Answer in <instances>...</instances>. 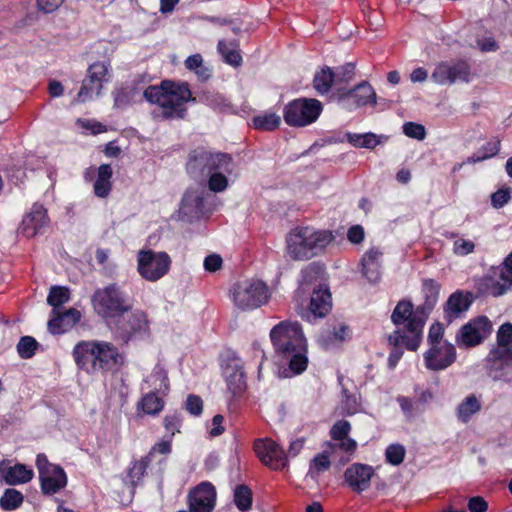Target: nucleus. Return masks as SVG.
<instances>
[{
    "label": "nucleus",
    "instance_id": "obj_1",
    "mask_svg": "<svg viewBox=\"0 0 512 512\" xmlns=\"http://www.w3.org/2000/svg\"><path fill=\"white\" fill-rule=\"evenodd\" d=\"M145 98L151 104H155L153 111L155 118L182 119L186 114V103L194 100L186 83L163 81L159 86H146L144 78L140 77L126 83L118 90L114 97V105L117 108H125L130 104L140 102Z\"/></svg>",
    "mask_w": 512,
    "mask_h": 512
},
{
    "label": "nucleus",
    "instance_id": "obj_2",
    "mask_svg": "<svg viewBox=\"0 0 512 512\" xmlns=\"http://www.w3.org/2000/svg\"><path fill=\"white\" fill-rule=\"evenodd\" d=\"M270 338L276 354L288 361L294 374H300L307 368V343L298 323L280 322L271 329Z\"/></svg>",
    "mask_w": 512,
    "mask_h": 512
},
{
    "label": "nucleus",
    "instance_id": "obj_3",
    "mask_svg": "<svg viewBox=\"0 0 512 512\" xmlns=\"http://www.w3.org/2000/svg\"><path fill=\"white\" fill-rule=\"evenodd\" d=\"M329 231H317L310 227L296 228L286 237V252L293 260H308L332 241Z\"/></svg>",
    "mask_w": 512,
    "mask_h": 512
},
{
    "label": "nucleus",
    "instance_id": "obj_4",
    "mask_svg": "<svg viewBox=\"0 0 512 512\" xmlns=\"http://www.w3.org/2000/svg\"><path fill=\"white\" fill-rule=\"evenodd\" d=\"M94 311L109 324L122 318L132 305L126 295L115 284L98 289L92 296Z\"/></svg>",
    "mask_w": 512,
    "mask_h": 512
},
{
    "label": "nucleus",
    "instance_id": "obj_5",
    "mask_svg": "<svg viewBox=\"0 0 512 512\" xmlns=\"http://www.w3.org/2000/svg\"><path fill=\"white\" fill-rule=\"evenodd\" d=\"M230 297L238 309L247 311L267 303L270 292L263 281L250 279L236 283L230 290Z\"/></svg>",
    "mask_w": 512,
    "mask_h": 512
},
{
    "label": "nucleus",
    "instance_id": "obj_6",
    "mask_svg": "<svg viewBox=\"0 0 512 512\" xmlns=\"http://www.w3.org/2000/svg\"><path fill=\"white\" fill-rule=\"evenodd\" d=\"M433 305L426 303L413 308L412 322L405 326V329H397L389 335L390 345L404 344L407 349L415 351L422 340V330Z\"/></svg>",
    "mask_w": 512,
    "mask_h": 512
},
{
    "label": "nucleus",
    "instance_id": "obj_7",
    "mask_svg": "<svg viewBox=\"0 0 512 512\" xmlns=\"http://www.w3.org/2000/svg\"><path fill=\"white\" fill-rule=\"evenodd\" d=\"M323 110L322 103L313 98L290 101L283 110V118L291 127H305L314 123Z\"/></svg>",
    "mask_w": 512,
    "mask_h": 512
},
{
    "label": "nucleus",
    "instance_id": "obj_8",
    "mask_svg": "<svg viewBox=\"0 0 512 512\" xmlns=\"http://www.w3.org/2000/svg\"><path fill=\"white\" fill-rule=\"evenodd\" d=\"M231 161V157L227 154L212 153L203 148H198L189 155L186 167L192 177L202 179L215 169L227 170V165Z\"/></svg>",
    "mask_w": 512,
    "mask_h": 512
},
{
    "label": "nucleus",
    "instance_id": "obj_9",
    "mask_svg": "<svg viewBox=\"0 0 512 512\" xmlns=\"http://www.w3.org/2000/svg\"><path fill=\"white\" fill-rule=\"evenodd\" d=\"M137 264L139 274L145 280L155 282L168 273L171 259L166 252L140 250Z\"/></svg>",
    "mask_w": 512,
    "mask_h": 512
},
{
    "label": "nucleus",
    "instance_id": "obj_10",
    "mask_svg": "<svg viewBox=\"0 0 512 512\" xmlns=\"http://www.w3.org/2000/svg\"><path fill=\"white\" fill-rule=\"evenodd\" d=\"M108 81V65L105 62H95L88 68V74L82 82L75 102H87L99 96L103 83Z\"/></svg>",
    "mask_w": 512,
    "mask_h": 512
},
{
    "label": "nucleus",
    "instance_id": "obj_11",
    "mask_svg": "<svg viewBox=\"0 0 512 512\" xmlns=\"http://www.w3.org/2000/svg\"><path fill=\"white\" fill-rule=\"evenodd\" d=\"M39 471L42 491L45 494H54L66 486L67 478L64 470L50 463L44 454H39L36 459Z\"/></svg>",
    "mask_w": 512,
    "mask_h": 512
},
{
    "label": "nucleus",
    "instance_id": "obj_12",
    "mask_svg": "<svg viewBox=\"0 0 512 512\" xmlns=\"http://www.w3.org/2000/svg\"><path fill=\"white\" fill-rule=\"evenodd\" d=\"M486 371L494 381L512 382V351L490 350L486 357Z\"/></svg>",
    "mask_w": 512,
    "mask_h": 512
},
{
    "label": "nucleus",
    "instance_id": "obj_13",
    "mask_svg": "<svg viewBox=\"0 0 512 512\" xmlns=\"http://www.w3.org/2000/svg\"><path fill=\"white\" fill-rule=\"evenodd\" d=\"M423 358L427 369L431 371L445 370L455 362L456 349L449 342H438V345H433L425 351Z\"/></svg>",
    "mask_w": 512,
    "mask_h": 512
},
{
    "label": "nucleus",
    "instance_id": "obj_14",
    "mask_svg": "<svg viewBox=\"0 0 512 512\" xmlns=\"http://www.w3.org/2000/svg\"><path fill=\"white\" fill-rule=\"evenodd\" d=\"M491 328V322L487 317H478L459 330L456 341L460 346H476L490 334Z\"/></svg>",
    "mask_w": 512,
    "mask_h": 512
},
{
    "label": "nucleus",
    "instance_id": "obj_15",
    "mask_svg": "<svg viewBox=\"0 0 512 512\" xmlns=\"http://www.w3.org/2000/svg\"><path fill=\"white\" fill-rule=\"evenodd\" d=\"M254 448L262 463L272 469L279 470L286 466V453L275 441L271 439L257 440Z\"/></svg>",
    "mask_w": 512,
    "mask_h": 512
},
{
    "label": "nucleus",
    "instance_id": "obj_16",
    "mask_svg": "<svg viewBox=\"0 0 512 512\" xmlns=\"http://www.w3.org/2000/svg\"><path fill=\"white\" fill-rule=\"evenodd\" d=\"M94 371H112L124 362L118 349L108 342H95Z\"/></svg>",
    "mask_w": 512,
    "mask_h": 512
},
{
    "label": "nucleus",
    "instance_id": "obj_17",
    "mask_svg": "<svg viewBox=\"0 0 512 512\" xmlns=\"http://www.w3.org/2000/svg\"><path fill=\"white\" fill-rule=\"evenodd\" d=\"M190 512H212L215 506L216 491L209 482L200 483L189 493Z\"/></svg>",
    "mask_w": 512,
    "mask_h": 512
},
{
    "label": "nucleus",
    "instance_id": "obj_18",
    "mask_svg": "<svg viewBox=\"0 0 512 512\" xmlns=\"http://www.w3.org/2000/svg\"><path fill=\"white\" fill-rule=\"evenodd\" d=\"M491 281L488 291L494 297L503 295L512 287V252L501 266L492 269Z\"/></svg>",
    "mask_w": 512,
    "mask_h": 512
},
{
    "label": "nucleus",
    "instance_id": "obj_19",
    "mask_svg": "<svg viewBox=\"0 0 512 512\" xmlns=\"http://www.w3.org/2000/svg\"><path fill=\"white\" fill-rule=\"evenodd\" d=\"M115 324L116 332L119 337L127 342L134 334L145 332L148 329V321L145 313L142 311H135L127 314L123 321L117 319Z\"/></svg>",
    "mask_w": 512,
    "mask_h": 512
},
{
    "label": "nucleus",
    "instance_id": "obj_20",
    "mask_svg": "<svg viewBox=\"0 0 512 512\" xmlns=\"http://www.w3.org/2000/svg\"><path fill=\"white\" fill-rule=\"evenodd\" d=\"M49 223L46 209L39 204H34L29 213L23 218L20 233L27 238H32L42 231Z\"/></svg>",
    "mask_w": 512,
    "mask_h": 512
},
{
    "label": "nucleus",
    "instance_id": "obj_21",
    "mask_svg": "<svg viewBox=\"0 0 512 512\" xmlns=\"http://www.w3.org/2000/svg\"><path fill=\"white\" fill-rule=\"evenodd\" d=\"M81 319V313L74 308H70L64 313L58 309H52L51 317L48 321V330L52 334L65 333L74 327Z\"/></svg>",
    "mask_w": 512,
    "mask_h": 512
},
{
    "label": "nucleus",
    "instance_id": "obj_22",
    "mask_svg": "<svg viewBox=\"0 0 512 512\" xmlns=\"http://www.w3.org/2000/svg\"><path fill=\"white\" fill-rule=\"evenodd\" d=\"M372 475L373 469L371 466L355 463L347 468L344 477L353 490L361 492L369 487Z\"/></svg>",
    "mask_w": 512,
    "mask_h": 512
},
{
    "label": "nucleus",
    "instance_id": "obj_23",
    "mask_svg": "<svg viewBox=\"0 0 512 512\" xmlns=\"http://www.w3.org/2000/svg\"><path fill=\"white\" fill-rule=\"evenodd\" d=\"M223 375L228 389L233 393H241L245 387V376L239 359H231L223 368Z\"/></svg>",
    "mask_w": 512,
    "mask_h": 512
},
{
    "label": "nucleus",
    "instance_id": "obj_24",
    "mask_svg": "<svg viewBox=\"0 0 512 512\" xmlns=\"http://www.w3.org/2000/svg\"><path fill=\"white\" fill-rule=\"evenodd\" d=\"M33 471L24 464L6 466L0 464V478L8 485H19L29 482L33 478Z\"/></svg>",
    "mask_w": 512,
    "mask_h": 512
},
{
    "label": "nucleus",
    "instance_id": "obj_25",
    "mask_svg": "<svg viewBox=\"0 0 512 512\" xmlns=\"http://www.w3.org/2000/svg\"><path fill=\"white\" fill-rule=\"evenodd\" d=\"M340 100L353 98L356 107L366 105L368 103L376 104V93L368 82H362L353 89L345 90L338 95Z\"/></svg>",
    "mask_w": 512,
    "mask_h": 512
},
{
    "label": "nucleus",
    "instance_id": "obj_26",
    "mask_svg": "<svg viewBox=\"0 0 512 512\" xmlns=\"http://www.w3.org/2000/svg\"><path fill=\"white\" fill-rule=\"evenodd\" d=\"M382 252L378 248L369 249L362 257V272L370 282H377L381 276Z\"/></svg>",
    "mask_w": 512,
    "mask_h": 512
},
{
    "label": "nucleus",
    "instance_id": "obj_27",
    "mask_svg": "<svg viewBox=\"0 0 512 512\" xmlns=\"http://www.w3.org/2000/svg\"><path fill=\"white\" fill-rule=\"evenodd\" d=\"M180 212L189 218H199L204 213V200L202 192L198 190H188L180 207Z\"/></svg>",
    "mask_w": 512,
    "mask_h": 512
},
{
    "label": "nucleus",
    "instance_id": "obj_28",
    "mask_svg": "<svg viewBox=\"0 0 512 512\" xmlns=\"http://www.w3.org/2000/svg\"><path fill=\"white\" fill-rule=\"evenodd\" d=\"M331 309V295L330 292L325 289L314 290L310 304L307 319L310 320V315L318 318L324 317Z\"/></svg>",
    "mask_w": 512,
    "mask_h": 512
},
{
    "label": "nucleus",
    "instance_id": "obj_29",
    "mask_svg": "<svg viewBox=\"0 0 512 512\" xmlns=\"http://www.w3.org/2000/svg\"><path fill=\"white\" fill-rule=\"evenodd\" d=\"M76 364L88 372L94 371L95 342H81L73 350Z\"/></svg>",
    "mask_w": 512,
    "mask_h": 512
},
{
    "label": "nucleus",
    "instance_id": "obj_30",
    "mask_svg": "<svg viewBox=\"0 0 512 512\" xmlns=\"http://www.w3.org/2000/svg\"><path fill=\"white\" fill-rule=\"evenodd\" d=\"M470 305V301L467 296L462 292L457 291L450 295L444 308V319L451 323L453 320L458 318L463 312H465Z\"/></svg>",
    "mask_w": 512,
    "mask_h": 512
},
{
    "label": "nucleus",
    "instance_id": "obj_31",
    "mask_svg": "<svg viewBox=\"0 0 512 512\" xmlns=\"http://www.w3.org/2000/svg\"><path fill=\"white\" fill-rule=\"evenodd\" d=\"M313 88L319 95H325L334 89L337 93L335 72L328 66L317 71L313 78Z\"/></svg>",
    "mask_w": 512,
    "mask_h": 512
},
{
    "label": "nucleus",
    "instance_id": "obj_32",
    "mask_svg": "<svg viewBox=\"0 0 512 512\" xmlns=\"http://www.w3.org/2000/svg\"><path fill=\"white\" fill-rule=\"evenodd\" d=\"M481 407V401L476 395H468L457 406L456 414L458 420L462 423H467L473 415L481 410Z\"/></svg>",
    "mask_w": 512,
    "mask_h": 512
},
{
    "label": "nucleus",
    "instance_id": "obj_33",
    "mask_svg": "<svg viewBox=\"0 0 512 512\" xmlns=\"http://www.w3.org/2000/svg\"><path fill=\"white\" fill-rule=\"evenodd\" d=\"M112 167L109 164H102L98 168L97 179L94 183V193L97 197L105 198L111 191Z\"/></svg>",
    "mask_w": 512,
    "mask_h": 512
},
{
    "label": "nucleus",
    "instance_id": "obj_34",
    "mask_svg": "<svg viewBox=\"0 0 512 512\" xmlns=\"http://www.w3.org/2000/svg\"><path fill=\"white\" fill-rule=\"evenodd\" d=\"M413 305L410 301H400L394 308L391 320L398 329H405V326L412 322Z\"/></svg>",
    "mask_w": 512,
    "mask_h": 512
},
{
    "label": "nucleus",
    "instance_id": "obj_35",
    "mask_svg": "<svg viewBox=\"0 0 512 512\" xmlns=\"http://www.w3.org/2000/svg\"><path fill=\"white\" fill-rule=\"evenodd\" d=\"M347 141L357 148L373 149L382 143V140H387L386 136H378L374 133L356 134L347 133Z\"/></svg>",
    "mask_w": 512,
    "mask_h": 512
},
{
    "label": "nucleus",
    "instance_id": "obj_36",
    "mask_svg": "<svg viewBox=\"0 0 512 512\" xmlns=\"http://www.w3.org/2000/svg\"><path fill=\"white\" fill-rule=\"evenodd\" d=\"M146 382L155 392L158 393L165 394L169 389L167 372L160 365H156L154 367L152 373L147 377Z\"/></svg>",
    "mask_w": 512,
    "mask_h": 512
},
{
    "label": "nucleus",
    "instance_id": "obj_37",
    "mask_svg": "<svg viewBox=\"0 0 512 512\" xmlns=\"http://www.w3.org/2000/svg\"><path fill=\"white\" fill-rule=\"evenodd\" d=\"M232 172L231 163L227 165V170L215 169L211 171V174L206 175L204 178H208V187L213 192H222L228 187V179L225 173L230 174Z\"/></svg>",
    "mask_w": 512,
    "mask_h": 512
},
{
    "label": "nucleus",
    "instance_id": "obj_38",
    "mask_svg": "<svg viewBox=\"0 0 512 512\" xmlns=\"http://www.w3.org/2000/svg\"><path fill=\"white\" fill-rule=\"evenodd\" d=\"M500 150V140L494 139L484 144L479 150L472 156L468 157L466 162L468 164L478 163L494 157Z\"/></svg>",
    "mask_w": 512,
    "mask_h": 512
},
{
    "label": "nucleus",
    "instance_id": "obj_39",
    "mask_svg": "<svg viewBox=\"0 0 512 512\" xmlns=\"http://www.w3.org/2000/svg\"><path fill=\"white\" fill-rule=\"evenodd\" d=\"M185 66L188 70L193 71L201 81H205L211 76V70L204 65L203 58L200 54L189 56L185 60Z\"/></svg>",
    "mask_w": 512,
    "mask_h": 512
},
{
    "label": "nucleus",
    "instance_id": "obj_40",
    "mask_svg": "<svg viewBox=\"0 0 512 512\" xmlns=\"http://www.w3.org/2000/svg\"><path fill=\"white\" fill-rule=\"evenodd\" d=\"M329 447L331 449L332 454H336L337 451H342L347 455L346 457H342L340 459L341 463L345 464L348 461H350L351 456L356 451L357 442L350 437H346V438L335 441V443H330Z\"/></svg>",
    "mask_w": 512,
    "mask_h": 512
},
{
    "label": "nucleus",
    "instance_id": "obj_41",
    "mask_svg": "<svg viewBox=\"0 0 512 512\" xmlns=\"http://www.w3.org/2000/svg\"><path fill=\"white\" fill-rule=\"evenodd\" d=\"M157 393L151 391L142 398L141 405L144 413L156 415L163 410L164 401Z\"/></svg>",
    "mask_w": 512,
    "mask_h": 512
},
{
    "label": "nucleus",
    "instance_id": "obj_42",
    "mask_svg": "<svg viewBox=\"0 0 512 512\" xmlns=\"http://www.w3.org/2000/svg\"><path fill=\"white\" fill-rule=\"evenodd\" d=\"M496 345L491 350H511L512 351V323L502 324L497 331Z\"/></svg>",
    "mask_w": 512,
    "mask_h": 512
},
{
    "label": "nucleus",
    "instance_id": "obj_43",
    "mask_svg": "<svg viewBox=\"0 0 512 512\" xmlns=\"http://www.w3.org/2000/svg\"><path fill=\"white\" fill-rule=\"evenodd\" d=\"M354 70L355 66L353 63H346L345 65L337 68V70L334 71L336 75L337 95H340V93L346 90L345 86L354 77Z\"/></svg>",
    "mask_w": 512,
    "mask_h": 512
},
{
    "label": "nucleus",
    "instance_id": "obj_44",
    "mask_svg": "<svg viewBox=\"0 0 512 512\" xmlns=\"http://www.w3.org/2000/svg\"><path fill=\"white\" fill-rule=\"evenodd\" d=\"M281 117L276 113H264L253 118L255 128L265 131H272L279 127Z\"/></svg>",
    "mask_w": 512,
    "mask_h": 512
},
{
    "label": "nucleus",
    "instance_id": "obj_45",
    "mask_svg": "<svg viewBox=\"0 0 512 512\" xmlns=\"http://www.w3.org/2000/svg\"><path fill=\"white\" fill-rule=\"evenodd\" d=\"M70 299V290L64 286H53L50 288L47 303L58 309L61 305L67 303Z\"/></svg>",
    "mask_w": 512,
    "mask_h": 512
},
{
    "label": "nucleus",
    "instance_id": "obj_46",
    "mask_svg": "<svg viewBox=\"0 0 512 512\" xmlns=\"http://www.w3.org/2000/svg\"><path fill=\"white\" fill-rule=\"evenodd\" d=\"M218 50L228 64L234 67L241 64L242 57L236 49V44L221 40L218 43Z\"/></svg>",
    "mask_w": 512,
    "mask_h": 512
},
{
    "label": "nucleus",
    "instance_id": "obj_47",
    "mask_svg": "<svg viewBox=\"0 0 512 512\" xmlns=\"http://www.w3.org/2000/svg\"><path fill=\"white\" fill-rule=\"evenodd\" d=\"M201 100L219 112H223L230 107L228 100L218 92L205 91L201 96Z\"/></svg>",
    "mask_w": 512,
    "mask_h": 512
},
{
    "label": "nucleus",
    "instance_id": "obj_48",
    "mask_svg": "<svg viewBox=\"0 0 512 512\" xmlns=\"http://www.w3.org/2000/svg\"><path fill=\"white\" fill-rule=\"evenodd\" d=\"M447 237L455 239L452 251L457 256H467L474 252L475 243L472 240L458 237L455 233H448Z\"/></svg>",
    "mask_w": 512,
    "mask_h": 512
},
{
    "label": "nucleus",
    "instance_id": "obj_49",
    "mask_svg": "<svg viewBox=\"0 0 512 512\" xmlns=\"http://www.w3.org/2000/svg\"><path fill=\"white\" fill-rule=\"evenodd\" d=\"M149 458L144 457L139 461H135L128 470L127 478L131 485L135 487L144 477L146 469L149 466Z\"/></svg>",
    "mask_w": 512,
    "mask_h": 512
},
{
    "label": "nucleus",
    "instance_id": "obj_50",
    "mask_svg": "<svg viewBox=\"0 0 512 512\" xmlns=\"http://www.w3.org/2000/svg\"><path fill=\"white\" fill-rule=\"evenodd\" d=\"M234 502L241 511H246L252 505V491L246 485H239L234 490Z\"/></svg>",
    "mask_w": 512,
    "mask_h": 512
},
{
    "label": "nucleus",
    "instance_id": "obj_51",
    "mask_svg": "<svg viewBox=\"0 0 512 512\" xmlns=\"http://www.w3.org/2000/svg\"><path fill=\"white\" fill-rule=\"evenodd\" d=\"M23 495L16 489H7L0 499V506L7 511L18 508L23 502Z\"/></svg>",
    "mask_w": 512,
    "mask_h": 512
},
{
    "label": "nucleus",
    "instance_id": "obj_52",
    "mask_svg": "<svg viewBox=\"0 0 512 512\" xmlns=\"http://www.w3.org/2000/svg\"><path fill=\"white\" fill-rule=\"evenodd\" d=\"M330 465L331 463L326 453L318 454L310 463L308 475L311 478L316 479L320 473L327 471L330 468Z\"/></svg>",
    "mask_w": 512,
    "mask_h": 512
},
{
    "label": "nucleus",
    "instance_id": "obj_53",
    "mask_svg": "<svg viewBox=\"0 0 512 512\" xmlns=\"http://www.w3.org/2000/svg\"><path fill=\"white\" fill-rule=\"evenodd\" d=\"M450 63L441 62L434 69L431 79L438 85L452 84Z\"/></svg>",
    "mask_w": 512,
    "mask_h": 512
},
{
    "label": "nucleus",
    "instance_id": "obj_54",
    "mask_svg": "<svg viewBox=\"0 0 512 512\" xmlns=\"http://www.w3.org/2000/svg\"><path fill=\"white\" fill-rule=\"evenodd\" d=\"M406 450L401 444H391L386 448L385 457L386 461L394 466L400 465L405 458Z\"/></svg>",
    "mask_w": 512,
    "mask_h": 512
},
{
    "label": "nucleus",
    "instance_id": "obj_55",
    "mask_svg": "<svg viewBox=\"0 0 512 512\" xmlns=\"http://www.w3.org/2000/svg\"><path fill=\"white\" fill-rule=\"evenodd\" d=\"M450 68L452 74V84L455 83L456 81H470V67L466 62L460 61L456 63H450Z\"/></svg>",
    "mask_w": 512,
    "mask_h": 512
},
{
    "label": "nucleus",
    "instance_id": "obj_56",
    "mask_svg": "<svg viewBox=\"0 0 512 512\" xmlns=\"http://www.w3.org/2000/svg\"><path fill=\"white\" fill-rule=\"evenodd\" d=\"M38 347L37 341L31 336H24L17 345V351L21 358L28 359L35 354Z\"/></svg>",
    "mask_w": 512,
    "mask_h": 512
},
{
    "label": "nucleus",
    "instance_id": "obj_57",
    "mask_svg": "<svg viewBox=\"0 0 512 512\" xmlns=\"http://www.w3.org/2000/svg\"><path fill=\"white\" fill-rule=\"evenodd\" d=\"M351 432V424L347 420L336 421L330 429V437L332 440L337 441L346 437H349Z\"/></svg>",
    "mask_w": 512,
    "mask_h": 512
},
{
    "label": "nucleus",
    "instance_id": "obj_58",
    "mask_svg": "<svg viewBox=\"0 0 512 512\" xmlns=\"http://www.w3.org/2000/svg\"><path fill=\"white\" fill-rule=\"evenodd\" d=\"M349 336L350 328L344 323H339L332 329H328L325 335H323L329 341H344Z\"/></svg>",
    "mask_w": 512,
    "mask_h": 512
},
{
    "label": "nucleus",
    "instance_id": "obj_59",
    "mask_svg": "<svg viewBox=\"0 0 512 512\" xmlns=\"http://www.w3.org/2000/svg\"><path fill=\"white\" fill-rule=\"evenodd\" d=\"M343 400L341 406V414L343 415H353L358 411L359 404L356 396L348 393L347 389L343 388Z\"/></svg>",
    "mask_w": 512,
    "mask_h": 512
},
{
    "label": "nucleus",
    "instance_id": "obj_60",
    "mask_svg": "<svg viewBox=\"0 0 512 512\" xmlns=\"http://www.w3.org/2000/svg\"><path fill=\"white\" fill-rule=\"evenodd\" d=\"M403 133L410 138H414L417 140H423L426 136V131L423 125L407 122L403 125Z\"/></svg>",
    "mask_w": 512,
    "mask_h": 512
},
{
    "label": "nucleus",
    "instance_id": "obj_61",
    "mask_svg": "<svg viewBox=\"0 0 512 512\" xmlns=\"http://www.w3.org/2000/svg\"><path fill=\"white\" fill-rule=\"evenodd\" d=\"M443 327L440 323H434L431 325L427 337L428 345L429 347H432L433 345H438V342H448L447 340L443 339Z\"/></svg>",
    "mask_w": 512,
    "mask_h": 512
},
{
    "label": "nucleus",
    "instance_id": "obj_62",
    "mask_svg": "<svg viewBox=\"0 0 512 512\" xmlns=\"http://www.w3.org/2000/svg\"><path fill=\"white\" fill-rule=\"evenodd\" d=\"M185 407L190 414L199 416L203 410V401L199 396L189 395L187 397Z\"/></svg>",
    "mask_w": 512,
    "mask_h": 512
},
{
    "label": "nucleus",
    "instance_id": "obj_63",
    "mask_svg": "<svg viewBox=\"0 0 512 512\" xmlns=\"http://www.w3.org/2000/svg\"><path fill=\"white\" fill-rule=\"evenodd\" d=\"M510 199V190L509 189H499L495 193L491 195V202L493 207L501 208L506 203H508Z\"/></svg>",
    "mask_w": 512,
    "mask_h": 512
},
{
    "label": "nucleus",
    "instance_id": "obj_64",
    "mask_svg": "<svg viewBox=\"0 0 512 512\" xmlns=\"http://www.w3.org/2000/svg\"><path fill=\"white\" fill-rule=\"evenodd\" d=\"M77 124L83 129L90 130L95 135L106 132V127L95 120L78 119Z\"/></svg>",
    "mask_w": 512,
    "mask_h": 512
}]
</instances>
